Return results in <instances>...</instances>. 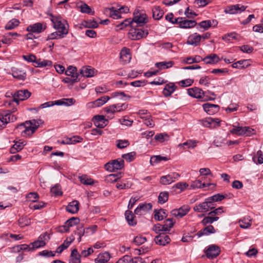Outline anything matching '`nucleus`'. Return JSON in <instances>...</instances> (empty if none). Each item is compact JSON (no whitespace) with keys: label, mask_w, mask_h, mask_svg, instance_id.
<instances>
[{"label":"nucleus","mask_w":263,"mask_h":263,"mask_svg":"<svg viewBox=\"0 0 263 263\" xmlns=\"http://www.w3.org/2000/svg\"><path fill=\"white\" fill-rule=\"evenodd\" d=\"M50 21L52 23L53 27L59 32H63L68 34L69 31V25L67 21L60 16H54L49 14Z\"/></svg>","instance_id":"nucleus-1"},{"label":"nucleus","mask_w":263,"mask_h":263,"mask_svg":"<svg viewBox=\"0 0 263 263\" xmlns=\"http://www.w3.org/2000/svg\"><path fill=\"white\" fill-rule=\"evenodd\" d=\"M204 252L208 258L214 259L219 255L220 249L218 246L211 245L208 247Z\"/></svg>","instance_id":"nucleus-9"},{"label":"nucleus","mask_w":263,"mask_h":263,"mask_svg":"<svg viewBox=\"0 0 263 263\" xmlns=\"http://www.w3.org/2000/svg\"><path fill=\"white\" fill-rule=\"evenodd\" d=\"M110 259V254L105 252L102 254H99L95 261L96 263H106Z\"/></svg>","instance_id":"nucleus-35"},{"label":"nucleus","mask_w":263,"mask_h":263,"mask_svg":"<svg viewBox=\"0 0 263 263\" xmlns=\"http://www.w3.org/2000/svg\"><path fill=\"white\" fill-rule=\"evenodd\" d=\"M52 62L48 60H42L39 59L36 60L34 66L36 67H51Z\"/></svg>","instance_id":"nucleus-37"},{"label":"nucleus","mask_w":263,"mask_h":263,"mask_svg":"<svg viewBox=\"0 0 263 263\" xmlns=\"http://www.w3.org/2000/svg\"><path fill=\"white\" fill-rule=\"evenodd\" d=\"M200 35L197 33L191 34L187 39L186 44L194 46H197L200 42Z\"/></svg>","instance_id":"nucleus-21"},{"label":"nucleus","mask_w":263,"mask_h":263,"mask_svg":"<svg viewBox=\"0 0 263 263\" xmlns=\"http://www.w3.org/2000/svg\"><path fill=\"white\" fill-rule=\"evenodd\" d=\"M81 254L78 253L76 249H73L71 253V263H80L81 262Z\"/></svg>","instance_id":"nucleus-42"},{"label":"nucleus","mask_w":263,"mask_h":263,"mask_svg":"<svg viewBox=\"0 0 263 263\" xmlns=\"http://www.w3.org/2000/svg\"><path fill=\"white\" fill-rule=\"evenodd\" d=\"M238 36V35L236 33L233 32L225 34L222 36V39L226 42H230L233 40H237Z\"/></svg>","instance_id":"nucleus-49"},{"label":"nucleus","mask_w":263,"mask_h":263,"mask_svg":"<svg viewBox=\"0 0 263 263\" xmlns=\"http://www.w3.org/2000/svg\"><path fill=\"white\" fill-rule=\"evenodd\" d=\"M168 199V193L167 192H162L158 196V202L160 204H163L166 202Z\"/></svg>","instance_id":"nucleus-57"},{"label":"nucleus","mask_w":263,"mask_h":263,"mask_svg":"<svg viewBox=\"0 0 263 263\" xmlns=\"http://www.w3.org/2000/svg\"><path fill=\"white\" fill-rule=\"evenodd\" d=\"M216 230L214 227L212 225H209L198 232L197 235L198 237H200L203 235H209L211 234H214Z\"/></svg>","instance_id":"nucleus-27"},{"label":"nucleus","mask_w":263,"mask_h":263,"mask_svg":"<svg viewBox=\"0 0 263 263\" xmlns=\"http://www.w3.org/2000/svg\"><path fill=\"white\" fill-rule=\"evenodd\" d=\"M129 144V142L127 140H117L116 141V145L118 148L120 149L126 147Z\"/></svg>","instance_id":"nucleus-62"},{"label":"nucleus","mask_w":263,"mask_h":263,"mask_svg":"<svg viewBox=\"0 0 263 263\" xmlns=\"http://www.w3.org/2000/svg\"><path fill=\"white\" fill-rule=\"evenodd\" d=\"M18 223L20 227H24L30 224V219L27 217H21L18 220Z\"/></svg>","instance_id":"nucleus-63"},{"label":"nucleus","mask_w":263,"mask_h":263,"mask_svg":"<svg viewBox=\"0 0 263 263\" xmlns=\"http://www.w3.org/2000/svg\"><path fill=\"white\" fill-rule=\"evenodd\" d=\"M212 26V21L208 20L205 21H203L200 22L198 24V27L197 28L199 30V27L200 28H203L204 30H208L210 27Z\"/></svg>","instance_id":"nucleus-56"},{"label":"nucleus","mask_w":263,"mask_h":263,"mask_svg":"<svg viewBox=\"0 0 263 263\" xmlns=\"http://www.w3.org/2000/svg\"><path fill=\"white\" fill-rule=\"evenodd\" d=\"M167 214L166 210L164 209H160L159 210H155L154 218L155 220L161 221L164 218L166 217Z\"/></svg>","instance_id":"nucleus-39"},{"label":"nucleus","mask_w":263,"mask_h":263,"mask_svg":"<svg viewBox=\"0 0 263 263\" xmlns=\"http://www.w3.org/2000/svg\"><path fill=\"white\" fill-rule=\"evenodd\" d=\"M197 25V23L194 20H188L185 17H182V20L180 22V28H193Z\"/></svg>","instance_id":"nucleus-26"},{"label":"nucleus","mask_w":263,"mask_h":263,"mask_svg":"<svg viewBox=\"0 0 263 263\" xmlns=\"http://www.w3.org/2000/svg\"><path fill=\"white\" fill-rule=\"evenodd\" d=\"M81 183L84 185H92L94 183V181L91 178L86 175H82L78 177Z\"/></svg>","instance_id":"nucleus-44"},{"label":"nucleus","mask_w":263,"mask_h":263,"mask_svg":"<svg viewBox=\"0 0 263 263\" xmlns=\"http://www.w3.org/2000/svg\"><path fill=\"white\" fill-rule=\"evenodd\" d=\"M200 61H203V58H202L199 55H196L194 58L192 57H187L183 61V62L184 63L188 64H191L192 63H197L200 62Z\"/></svg>","instance_id":"nucleus-45"},{"label":"nucleus","mask_w":263,"mask_h":263,"mask_svg":"<svg viewBox=\"0 0 263 263\" xmlns=\"http://www.w3.org/2000/svg\"><path fill=\"white\" fill-rule=\"evenodd\" d=\"M50 191L51 193L55 196H60L62 194L61 186L58 184H55L54 186L51 187Z\"/></svg>","instance_id":"nucleus-61"},{"label":"nucleus","mask_w":263,"mask_h":263,"mask_svg":"<svg viewBox=\"0 0 263 263\" xmlns=\"http://www.w3.org/2000/svg\"><path fill=\"white\" fill-rule=\"evenodd\" d=\"M79 203L77 200L70 202L66 206V211L71 214L76 213L79 210Z\"/></svg>","instance_id":"nucleus-30"},{"label":"nucleus","mask_w":263,"mask_h":263,"mask_svg":"<svg viewBox=\"0 0 263 263\" xmlns=\"http://www.w3.org/2000/svg\"><path fill=\"white\" fill-rule=\"evenodd\" d=\"M128 26H130L131 28L135 27V25L133 23L132 18H130L125 19L124 21L119 24L117 26V27L119 29H123Z\"/></svg>","instance_id":"nucleus-47"},{"label":"nucleus","mask_w":263,"mask_h":263,"mask_svg":"<svg viewBox=\"0 0 263 263\" xmlns=\"http://www.w3.org/2000/svg\"><path fill=\"white\" fill-rule=\"evenodd\" d=\"M65 74L67 76H70L72 78L73 77L77 76L78 77L79 74L77 72V68L74 66H69L68 67L67 69L65 70Z\"/></svg>","instance_id":"nucleus-53"},{"label":"nucleus","mask_w":263,"mask_h":263,"mask_svg":"<svg viewBox=\"0 0 263 263\" xmlns=\"http://www.w3.org/2000/svg\"><path fill=\"white\" fill-rule=\"evenodd\" d=\"M198 142V141L195 140H189L183 143L180 144L179 147L186 146L189 148H194L197 146Z\"/></svg>","instance_id":"nucleus-52"},{"label":"nucleus","mask_w":263,"mask_h":263,"mask_svg":"<svg viewBox=\"0 0 263 263\" xmlns=\"http://www.w3.org/2000/svg\"><path fill=\"white\" fill-rule=\"evenodd\" d=\"M200 122L204 127L214 128L219 126L220 121L217 118H208L200 120Z\"/></svg>","instance_id":"nucleus-11"},{"label":"nucleus","mask_w":263,"mask_h":263,"mask_svg":"<svg viewBox=\"0 0 263 263\" xmlns=\"http://www.w3.org/2000/svg\"><path fill=\"white\" fill-rule=\"evenodd\" d=\"M208 207V203L205 199L204 202L194 206L193 210L197 212L205 213L209 211Z\"/></svg>","instance_id":"nucleus-32"},{"label":"nucleus","mask_w":263,"mask_h":263,"mask_svg":"<svg viewBox=\"0 0 263 263\" xmlns=\"http://www.w3.org/2000/svg\"><path fill=\"white\" fill-rule=\"evenodd\" d=\"M120 59L123 62L124 64L128 63L130 62L132 59L131 54L130 53V49L126 48L123 47L120 51Z\"/></svg>","instance_id":"nucleus-19"},{"label":"nucleus","mask_w":263,"mask_h":263,"mask_svg":"<svg viewBox=\"0 0 263 263\" xmlns=\"http://www.w3.org/2000/svg\"><path fill=\"white\" fill-rule=\"evenodd\" d=\"M25 144L23 142H16L15 144L11 147L10 153L14 154L16 152L21 151L24 147Z\"/></svg>","instance_id":"nucleus-51"},{"label":"nucleus","mask_w":263,"mask_h":263,"mask_svg":"<svg viewBox=\"0 0 263 263\" xmlns=\"http://www.w3.org/2000/svg\"><path fill=\"white\" fill-rule=\"evenodd\" d=\"M20 24V21L16 19L13 18L9 21L6 25L5 28L6 30H12L17 26Z\"/></svg>","instance_id":"nucleus-50"},{"label":"nucleus","mask_w":263,"mask_h":263,"mask_svg":"<svg viewBox=\"0 0 263 263\" xmlns=\"http://www.w3.org/2000/svg\"><path fill=\"white\" fill-rule=\"evenodd\" d=\"M106 11H108L109 12L110 17L114 19H118L121 18L120 12L119 9L117 10L114 7H111L110 8H107Z\"/></svg>","instance_id":"nucleus-48"},{"label":"nucleus","mask_w":263,"mask_h":263,"mask_svg":"<svg viewBox=\"0 0 263 263\" xmlns=\"http://www.w3.org/2000/svg\"><path fill=\"white\" fill-rule=\"evenodd\" d=\"M110 98L108 96H104L94 101L87 103L86 106L88 108H95L100 107L104 104Z\"/></svg>","instance_id":"nucleus-14"},{"label":"nucleus","mask_w":263,"mask_h":263,"mask_svg":"<svg viewBox=\"0 0 263 263\" xmlns=\"http://www.w3.org/2000/svg\"><path fill=\"white\" fill-rule=\"evenodd\" d=\"M152 204L151 203H141L135 210L134 213L138 215H144L152 210Z\"/></svg>","instance_id":"nucleus-10"},{"label":"nucleus","mask_w":263,"mask_h":263,"mask_svg":"<svg viewBox=\"0 0 263 263\" xmlns=\"http://www.w3.org/2000/svg\"><path fill=\"white\" fill-rule=\"evenodd\" d=\"M12 74L14 78L21 80H25L26 78V72L17 68H12Z\"/></svg>","instance_id":"nucleus-23"},{"label":"nucleus","mask_w":263,"mask_h":263,"mask_svg":"<svg viewBox=\"0 0 263 263\" xmlns=\"http://www.w3.org/2000/svg\"><path fill=\"white\" fill-rule=\"evenodd\" d=\"M190 211V208L187 206H182L178 209L173 210L171 214L177 218H182L187 214Z\"/></svg>","instance_id":"nucleus-16"},{"label":"nucleus","mask_w":263,"mask_h":263,"mask_svg":"<svg viewBox=\"0 0 263 263\" xmlns=\"http://www.w3.org/2000/svg\"><path fill=\"white\" fill-rule=\"evenodd\" d=\"M169 236L165 233H160L155 238V241L157 244L165 246L170 241Z\"/></svg>","instance_id":"nucleus-20"},{"label":"nucleus","mask_w":263,"mask_h":263,"mask_svg":"<svg viewBox=\"0 0 263 263\" xmlns=\"http://www.w3.org/2000/svg\"><path fill=\"white\" fill-rule=\"evenodd\" d=\"M121 178V174H111L107 175L106 177V180L108 182H117L118 180Z\"/></svg>","instance_id":"nucleus-54"},{"label":"nucleus","mask_w":263,"mask_h":263,"mask_svg":"<svg viewBox=\"0 0 263 263\" xmlns=\"http://www.w3.org/2000/svg\"><path fill=\"white\" fill-rule=\"evenodd\" d=\"M46 29V26H44L41 23H36L29 25L26 29L28 32L32 33H39L43 31Z\"/></svg>","instance_id":"nucleus-15"},{"label":"nucleus","mask_w":263,"mask_h":263,"mask_svg":"<svg viewBox=\"0 0 263 263\" xmlns=\"http://www.w3.org/2000/svg\"><path fill=\"white\" fill-rule=\"evenodd\" d=\"M233 128L230 129V132L233 135H236L238 136H243L245 135L244 132V127L239 126L233 125Z\"/></svg>","instance_id":"nucleus-38"},{"label":"nucleus","mask_w":263,"mask_h":263,"mask_svg":"<svg viewBox=\"0 0 263 263\" xmlns=\"http://www.w3.org/2000/svg\"><path fill=\"white\" fill-rule=\"evenodd\" d=\"M174 222H173V219L172 218H168L165 221L164 224L158 223L155 225L153 230L156 233L169 231L174 226Z\"/></svg>","instance_id":"nucleus-6"},{"label":"nucleus","mask_w":263,"mask_h":263,"mask_svg":"<svg viewBox=\"0 0 263 263\" xmlns=\"http://www.w3.org/2000/svg\"><path fill=\"white\" fill-rule=\"evenodd\" d=\"M173 62L172 61L169 62H161L155 63V66L159 69H167L173 66Z\"/></svg>","instance_id":"nucleus-46"},{"label":"nucleus","mask_w":263,"mask_h":263,"mask_svg":"<svg viewBox=\"0 0 263 263\" xmlns=\"http://www.w3.org/2000/svg\"><path fill=\"white\" fill-rule=\"evenodd\" d=\"M80 219L78 217H72L66 221L65 224L63 226V231L68 232L69 228L79 224Z\"/></svg>","instance_id":"nucleus-22"},{"label":"nucleus","mask_w":263,"mask_h":263,"mask_svg":"<svg viewBox=\"0 0 263 263\" xmlns=\"http://www.w3.org/2000/svg\"><path fill=\"white\" fill-rule=\"evenodd\" d=\"M247 63H248V61L246 60H240L233 63L232 67L234 68H245L248 65V64H246Z\"/></svg>","instance_id":"nucleus-55"},{"label":"nucleus","mask_w":263,"mask_h":263,"mask_svg":"<svg viewBox=\"0 0 263 263\" xmlns=\"http://www.w3.org/2000/svg\"><path fill=\"white\" fill-rule=\"evenodd\" d=\"M177 86L173 83L167 84L163 90V94L165 97L170 96L176 89Z\"/></svg>","instance_id":"nucleus-24"},{"label":"nucleus","mask_w":263,"mask_h":263,"mask_svg":"<svg viewBox=\"0 0 263 263\" xmlns=\"http://www.w3.org/2000/svg\"><path fill=\"white\" fill-rule=\"evenodd\" d=\"M168 139L169 136L165 133L158 134L155 136V139L161 142L167 141Z\"/></svg>","instance_id":"nucleus-59"},{"label":"nucleus","mask_w":263,"mask_h":263,"mask_svg":"<svg viewBox=\"0 0 263 263\" xmlns=\"http://www.w3.org/2000/svg\"><path fill=\"white\" fill-rule=\"evenodd\" d=\"M246 7L236 4L227 7L224 10L226 13L235 14L241 12L246 10Z\"/></svg>","instance_id":"nucleus-13"},{"label":"nucleus","mask_w":263,"mask_h":263,"mask_svg":"<svg viewBox=\"0 0 263 263\" xmlns=\"http://www.w3.org/2000/svg\"><path fill=\"white\" fill-rule=\"evenodd\" d=\"M153 16L155 20H159L163 15V11L160 9L159 6H155L153 8Z\"/></svg>","instance_id":"nucleus-41"},{"label":"nucleus","mask_w":263,"mask_h":263,"mask_svg":"<svg viewBox=\"0 0 263 263\" xmlns=\"http://www.w3.org/2000/svg\"><path fill=\"white\" fill-rule=\"evenodd\" d=\"M202 107L204 110L209 115H214L219 110V106L218 105L208 103L203 104Z\"/></svg>","instance_id":"nucleus-18"},{"label":"nucleus","mask_w":263,"mask_h":263,"mask_svg":"<svg viewBox=\"0 0 263 263\" xmlns=\"http://www.w3.org/2000/svg\"><path fill=\"white\" fill-rule=\"evenodd\" d=\"M148 34L147 30H143L141 29L132 28L129 32V37L133 40H138L145 37Z\"/></svg>","instance_id":"nucleus-5"},{"label":"nucleus","mask_w":263,"mask_h":263,"mask_svg":"<svg viewBox=\"0 0 263 263\" xmlns=\"http://www.w3.org/2000/svg\"><path fill=\"white\" fill-rule=\"evenodd\" d=\"M125 217L128 224L131 226H135L137 224V221L135 219V216L132 212L127 210L125 212Z\"/></svg>","instance_id":"nucleus-31"},{"label":"nucleus","mask_w":263,"mask_h":263,"mask_svg":"<svg viewBox=\"0 0 263 263\" xmlns=\"http://www.w3.org/2000/svg\"><path fill=\"white\" fill-rule=\"evenodd\" d=\"M239 227L242 229L249 228L251 226V220L243 219L239 221Z\"/></svg>","instance_id":"nucleus-60"},{"label":"nucleus","mask_w":263,"mask_h":263,"mask_svg":"<svg viewBox=\"0 0 263 263\" xmlns=\"http://www.w3.org/2000/svg\"><path fill=\"white\" fill-rule=\"evenodd\" d=\"M67 34L59 31H55L49 34L47 38V40L61 39L65 37Z\"/></svg>","instance_id":"nucleus-33"},{"label":"nucleus","mask_w":263,"mask_h":263,"mask_svg":"<svg viewBox=\"0 0 263 263\" xmlns=\"http://www.w3.org/2000/svg\"><path fill=\"white\" fill-rule=\"evenodd\" d=\"M80 74L84 77H92L95 74V70L90 66H85L81 68Z\"/></svg>","instance_id":"nucleus-25"},{"label":"nucleus","mask_w":263,"mask_h":263,"mask_svg":"<svg viewBox=\"0 0 263 263\" xmlns=\"http://www.w3.org/2000/svg\"><path fill=\"white\" fill-rule=\"evenodd\" d=\"M31 96V92L27 89L19 90L16 91L13 95V101L18 104L19 101L27 100Z\"/></svg>","instance_id":"nucleus-7"},{"label":"nucleus","mask_w":263,"mask_h":263,"mask_svg":"<svg viewBox=\"0 0 263 263\" xmlns=\"http://www.w3.org/2000/svg\"><path fill=\"white\" fill-rule=\"evenodd\" d=\"M219 219V217L214 216L212 215H208L205 216L201 220V223L203 226H206L208 224L211 225L214 222L217 221Z\"/></svg>","instance_id":"nucleus-34"},{"label":"nucleus","mask_w":263,"mask_h":263,"mask_svg":"<svg viewBox=\"0 0 263 263\" xmlns=\"http://www.w3.org/2000/svg\"><path fill=\"white\" fill-rule=\"evenodd\" d=\"M257 158V162L259 164L263 163V154L261 151H258L257 152L256 156H254L252 158L254 163H256V159Z\"/></svg>","instance_id":"nucleus-64"},{"label":"nucleus","mask_w":263,"mask_h":263,"mask_svg":"<svg viewBox=\"0 0 263 263\" xmlns=\"http://www.w3.org/2000/svg\"><path fill=\"white\" fill-rule=\"evenodd\" d=\"M95 125L99 128H102L107 125L108 121L102 115L95 116L93 118Z\"/></svg>","instance_id":"nucleus-17"},{"label":"nucleus","mask_w":263,"mask_h":263,"mask_svg":"<svg viewBox=\"0 0 263 263\" xmlns=\"http://www.w3.org/2000/svg\"><path fill=\"white\" fill-rule=\"evenodd\" d=\"M134 17L132 19L133 23L135 25V27L138 26H142L147 23L146 15L144 12H140L138 10H135L133 13Z\"/></svg>","instance_id":"nucleus-4"},{"label":"nucleus","mask_w":263,"mask_h":263,"mask_svg":"<svg viewBox=\"0 0 263 263\" xmlns=\"http://www.w3.org/2000/svg\"><path fill=\"white\" fill-rule=\"evenodd\" d=\"M65 139L67 142V144H74L81 142L83 140V138L79 136H73L71 138H66Z\"/></svg>","instance_id":"nucleus-58"},{"label":"nucleus","mask_w":263,"mask_h":263,"mask_svg":"<svg viewBox=\"0 0 263 263\" xmlns=\"http://www.w3.org/2000/svg\"><path fill=\"white\" fill-rule=\"evenodd\" d=\"M180 177L177 173H170L167 175L163 176L160 178V183L163 185L170 184L178 180Z\"/></svg>","instance_id":"nucleus-8"},{"label":"nucleus","mask_w":263,"mask_h":263,"mask_svg":"<svg viewBox=\"0 0 263 263\" xmlns=\"http://www.w3.org/2000/svg\"><path fill=\"white\" fill-rule=\"evenodd\" d=\"M46 237V235H41L38 240L30 243L32 251L35 249L43 247L45 246L46 243L43 239Z\"/></svg>","instance_id":"nucleus-29"},{"label":"nucleus","mask_w":263,"mask_h":263,"mask_svg":"<svg viewBox=\"0 0 263 263\" xmlns=\"http://www.w3.org/2000/svg\"><path fill=\"white\" fill-rule=\"evenodd\" d=\"M124 161L123 159L111 160L105 164V168L108 172H112L120 170L124 167Z\"/></svg>","instance_id":"nucleus-3"},{"label":"nucleus","mask_w":263,"mask_h":263,"mask_svg":"<svg viewBox=\"0 0 263 263\" xmlns=\"http://www.w3.org/2000/svg\"><path fill=\"white\" fill-rule=\"evenodd\" d=\"M211 185H213L214 186L215 185V184L214 183H212V184H211V183L205 184L204 183H202L200 180H195V181L192 182V184H191L190 187L191 189H195L201 188V187L209 186Z\"/></svg>","instance_id":"nucleus-43"},{"label":"nucleus","mask_w":263,"mask_h":263,"mask_svg":"<svg viewBox=\"0 0 263 263\" xmlns=\"http://www.w3.org/2000/svg\"><path fill=\"white\" fill-rule=\"evenodd\" d=\"M80 3L81 4L79 5L78 7L80 9L81 12L91 15L94 14L95 12L92 10L91 8L87 4L82 1Z\"/></svg>","instance_id":"nucleus-36"},{"label":"nucleus","mask_w":263,"mask_h":263,"mask_svg":"<svg viewBox=\"0 0 263 263\" xmlns=\"http://www.w3.org/2000/svg\"><path fill=\"white\" fill-rule=\"evenodd\" d=\"M187 94L193 98L200 99L204 98L206 96V92H204L201 89L198 87L189 88Z\"/></svg>","instance_id":"nucleus-12"},{"label":"nucleus","mask_w":263,"mask_h":263,"mask_svg":"<svg viewBox=\"0 0 263 263\" xmlns=\"http://www.w3.org/2000/svg\"><path fill=\"white\" fill-rule=\"evenodd\" d=\"M43 123V121L41 119H33L27 121L24 123L21 124L20 125V127H24L25 128L22 132L23 136L26 135L30 136L35 132L40 125Z\"/></svg>","instance_id":"nucleus-2"},{"label":"nucleus","mask_w":263,"mask_h":263,"mask_svg":"<svg viewBox=\"0 0 263 263\" xmlns=\"http://www.w3.org/2000/svg\"><path fill=\"white\" fill-rule=\"evenodd\" d=\"M168 158L160 155L153 156L150 159V163L152 165H155L156 164L160 162L161 161H167Z\"/></svg>","instance_id":"nucleus-40"},{"label":"nucleus","mask_w":263,"mask_h":263,"mask_svg":"<svg viewBox=\"0 0 263 263\" xmlns=\"http://www.w3.org/2000/svg\"><path fill=\"white\" fill-rule=\"evenodd\" d=\"M220 61L218 56L216 54H211L203 58V61L206 64H214L218 63Z\"/></svg>","instance_id":"nucleus-28"}]
</instances>
